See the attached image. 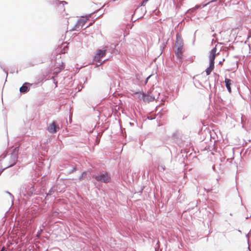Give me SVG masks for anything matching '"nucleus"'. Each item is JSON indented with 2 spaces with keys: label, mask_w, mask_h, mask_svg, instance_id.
<instances>
[{
  "label": "nucleus",
  "mask_w": 251,
  "mask_h": 251,
  "mask_svg": "<svg viewBox=\"0 0 251 251\" xmlns=\"http://www.w3.org/2000/svg\"><path fill=\"white\" fill-rule=\"evenodd\" d=\"M217 52V48L215 47L214 48L210 51L209 54V66L207 68L206 70V73L207 75H209L210 74L211 72L213 70L214 68V60L215 58L219 53H216Z\"/></svg>",
  "instance_id": "1"
},
{
  "label": "nucleus",
  "mask_w": 251,
  "mask_h": 251,
  "mask_svg": "<svg viewBox=\"0 0 251 251\" xmlns=\"http://www.w3.org/2000/svg\"><path fill=\"white\" fill-rule=\"evenodd\" d=\"M106 50H98L94 57V60L97 62H100L101 58L104 56L106 54Z\"/></svg>",
  "instance_id": "5"
},
{
  "label": "nucleus",
  "mask_w": 251,
  "mask_h": 251,
  "mask_svg": "<svg viewBox=\"0 0 251 251\" xmlns=\"http://www.w3.org/2000/svg\"><path fill=\"white\" fill-rule=\"evenodd\" d=\"M86 175V173H83L82 174V177L85 176Z\"/></svg>",
  "instance_id": "10"
},
{
  "label": "nucleus",
  "mask_w": 251,
  "mask_h": 251,
  "mask_svg": "<svg viewBox=\"0 0 251 251\" xmlns=\"http://www.w3.org/2000/svg\"><path fill=\"white\" fill-rule=\"evenodd\" d=\"M148 0H144L142 2V3H141V6H143V5H144V3H146Z\"/></svg>",
  "instance_id": "9"
},
{
  "label": "nucleus",
  "mask_w": 251,
  "mask_h": 251,
  "mask_svg": "<svg viewBox=\"0 0 251 251\" xmlns=\"http://www.w3.org/2000/svg\"><path fill=\"white\" fill-rule=\"evenodd\" d=\"M59 129L58 126L56 125L55 122H52L48 127V130L49 132L51 133H54Z\"/></svg>",
  "instance_id": "6"
},
{
  "label": "nucleus",
  "mask_w": 251,
  "mask_h": 251,
  "mask_svg": "<svg viewBox=\"0 0 251 251\" xmlns=\"http://www.w3.org/2000/svg\"><path fill=\"white\" fill-rule=\"evenodd\" d=\"M65 52H66V51H61V53H65Z\"/></svg>",
  "instance_id": "12"
},
{
  "label": "nucleus",
  "mask_w": 251,
  "mask_h": 251,
  "mask_svg": "<svg viewBox=\"0 0 251 251\" xmlns=\"http://www.w3.org/2000/svg\"><path fill=\"white\" fill-rule=\"evenodd\" d=\"M135 95H137L138 98L140 100H143L145 102H150L155 100V96L151 95V93L150 94H146L143 93H136Z\"/></svg>",
  "instance_id": "2"
},
{
  "label": "nucleus",
  "mask_w": 251,
  "mask_h": 251,
  "mask_svg": "<svg viewBox=\"0 0 251 251\" xmlns=\"http://www.w3.org/2000/svg\"><path fill=\"white\" fill-rule=\"evenodd\" d=\"M97 181L104 183H108L111 180L110 176L107 173L101 174L93 176Z\"/></svg>",
  "instance_id": "4"
},
{
  "label": "nucleus",
  "mask_w": 251,
  "mask_h": 251,
  "mask_svg": "<svg viewBox=\"0 0 251 251\" xmlns=\"http://www.w3.org/2000/svg\"><path fill=\"white\" fill-rule=\"evenodd\" d=\"M15 163H16L15 161H14V162L12 164L10 165L9 166H13V165H14L15 164Z\"/></svg>",
  "instance_id": "11"
},
{
  "label": "nucleus",
  "mask_w": 251,
  "mask_h": 251,
  "mask_svg": "<svg viewBox=\"0 0 251 251\" xmlns=\"http://www.w3.org/2000/svg\"><path fill=\"white\" fill-rule=\"evenodd\" d=\"M226 86L229 93L231 92V85L233 83V81L229 78H226L225 80Z\"/></svg>",
  "instance_id": "7"
},
{
  "label": "nucleus",
  "mask_w": 251,
  "mask_h": 251,
  "mask_svg": "<svg viewBox=\"0 0 251 251\" xmlns=\"http://www.w3.org/2000/svg\"><path fill=\"white\" fill-rule=\"evenodd\" d=\"M26 83H25L20 89V91L21 93H26L29 90L28 87L26 85Z\"/></svg>",
  "instance_id": "8"
},
{
  "label": "nucleus",
  "mask_w": 251,
  "mask_h": 251,
  "mask_svg": "<svg viewBox=\"0 0 251 251\" xmlns=\"http://www.w3.org/2000/svg\"><path fill=\"white\" fill-rule=\"evenodd\" d=\"M4 248H3L2 249V250H1L0 251H4Z\"/></svg>",
  "instance_id": "13"
},
{
  "label": "nucleus",
  "mask_w": 251,
  "mask_h": 251,
  "mask_svg": "<svg viewBox=\"0 0 251 251\" xmlns=\"http://www.w3.org/2000/svg\"><path fill=\"white\" fill-rule=\"evenodd\" d=\"M176 46L177 47L176 50L175 51V53L176 57L179 59H181L183 56V43L181 40H177L176 43Z\"/></svg>",
  "instance_id": "3"
}]
</instances>
